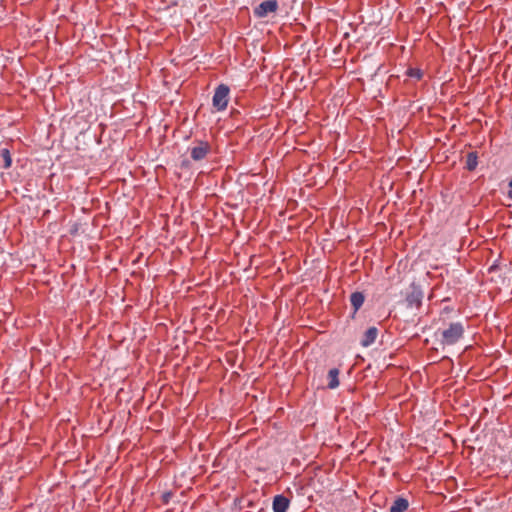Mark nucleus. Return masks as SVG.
<instances>
[{"label": "nucleus", "instance_id": "f257e3e1", "mask_svg": "<svg viewBox=\"0 0 512 512\" xmlns=\"http://www.w3.org/2000/svg\"><path fill=\"white\" fill-rule=\"evenodd\" d=\"M464 326L461 322H450L438 328L434 334L436 342L442 350L457 344L464 336Z\"/></svg>", "mask_w": 512, "mask_h": 512}, {"label": "nucleus", "instance_id": "f03ea898", "mask_svg": "<svg viewBox=\"0 0 512 512\" xmlns=\"http://www.w3.org/2000/svg\"><path fill=\"white\" fill-rule=\"evenodd\" d=\"M193 161L200 162L212 152V146L207 140L194 139L192 146L188 148Z\"/></svg>", "mask_w": 512, "mask_h": 512}, {"label": "nucleus", "instance_id": "7ed1b4c3", "mask_svg": "<svg viewBox=\"0 0 512 512\" xmlns=\"http://www.w3.org/2000/svg\"><path fill=\"white\" fill-rule=\"evenodd\" d=\"M424 297L423 290L419 284L412 282L405 294V303L407 308L420 309Z\"/></svg>", "mask_w": 512, "mask_h": 512}, {"label": "nucleus", "instance_id": "20e7f679", "mask_svg": "<svg viewBox=\"0 0 512 512\" xmlns=\"http://www.w3.org/2000/svg\"><path fill=\"white\" fill-rule=\"evenodd\" d=\"M230 88L226 84H220L216 87L212 104L217 111H223L227 108L229 102Z\"/></svg>", "mask_w": 512, "mask_h": 512}, {"label": "nucleus", "instance_id": "39448f33", "mask_svg": "<svg viewBox=\"0 0 512 512\" xmlns=\"http://www.w3.org/2000/svg\"><path fill=\"white\" fill-rule=\"evenodd\" d=\"M278 7L279 5L277 0H266L255 7L253 13L256 18H264L269 13H275L278 10Z\"/></svg>", "mask_w": 512, "mask_h": 512}, {"label": "nucleus", "instance_id": "423d86ee", "mask_svg": "<svg viewBox=\"0 0 512 512\" xmlns=\"http://www.w3.org/2000/svg\"><path fill=\"white\" fill-rule=\"evenodd\" d=\"M365 301V295L363 292L355 291L350 295V303L353 307L351 318H355L356 313L361 308Z\"/></svg>", "mask_w": 512, "mask_h": 512}, {"label": "nucleus", "instance_id": "0eeeda50", "mask_svg": "<svg viewBox=\"0 0 512 512\" xmlns=\"http://www.w3.org/2000/svg\"><path fill=\"white\" fill-rule=\"evenodd\" d=\"M290 500L282 495H276L273 498L272 508L274 512H286L289 508Z\"/></svg>", "mask_w": 512, "mask_h": 512}, {"label": "nucleus", "instance_id": "6e6552de", "mask_svg": "<svg viewBox=\"0 0 512 512\" xmlns=\"http://www.w3.org/2000/svg\"><path fill=\"white\" fill-rule=\"evenodd\" d=\"M378 335V329L376 327H370L368 330L363 334L361 339V345L363 347H368L371 344H373L377 338Z\"/></svg>", "mask_w": 512, "mask_h": 512}, {"label": "nucleus", "instance_id": "1a4fd4ad", "mask_svg": "<svg viewBox=\"0 0 512 512\" xmlns=\"http://www.w3.org/2000/svg\"><path fill=\"white\" fill-rule=\"evenodd\" d=\"M478 165V153L477 151L468 152L466 155V161L464 168L470 172L474 171Z\"/></svg>", "mask_w": 512, "mask_h": 512}, {"label": "nucleus", "instance_id": "9d476101", "mask_svg": "<svg viewBox=\"0 0 512 512\" xmlns=\"http://www.w3.org/2000/svg\"><path fill=\"white\" fill-rule=\"evenodd\" d=\"M409 507V502L406 498L397 497L392 506L390 507V512H405Z\"/></svg>", "mask_w": 512, "mask_h": 512}, {"label": "nucleus", "instance_id": "9b49d317", "mask_svg": "<svg viewBox=\"0 0 512 512\" xmlns=\"http://www.w3.org/2000/svg\"><path fill=\"white\" fill-rule=\"evenodd\" d=\"M12 158L8 148L0 149V169H8L11 167Z\"/></svg>", "mask_w": 512, "mask_h": 512}, {"label": "nucleus", "instance_id": "f8f14e48", "mask_svg": "<svg viewBox=\"0 0 512 512\" xmlns=\"http://www.w3.org/2000/svg\"><path fill=\"white\" fill-rule=\"evenodd\" d=\"M338 376H339V369L332 368V369L329 370V372H328L329 382H328V385H327V387L329 389H335L336 387L339 386Z\"/></svg>", "mask_w": 512, "mask_h": 512}, {"label": "nucleus", "instance_id": "ddd939ff", "mask_svg": "<svg viewBox=\"0 0 512 512\" xmlns=\"http://www.w3.org/2000/svg\"><path fill=\"white\" fill-rule=\"evenodd\" d=\"M406 75L410 78H414L417 81L421 80L423 77V71L419 68H408L406 71Z\"/></svg>", "mask_w": 512, "mask_h": 512}, {"label": "nucleus", "instance_id": "4468645a", "mask_svg": "<svg viewBox=\"0 0 512 512\" xmlns=\"http://www.w3.org/2000/svg\"><path fill=\"white\" fill-rule=\"evenodd\" d=\"M191 166H192L191 160L184 159L181 161V164H180L181 169L189 170L191 168Z\"/></svg>", "mask_w": 512, "mask_h": 512}, {"label": "nucleus", "instance_id": "2eb2a0df", "mask_svg": "<svg viewBox=\"0 0 512 512\" xmlns=\"http://www.w3.org/2000/svg\"><path fill=\"white\" fill-rule=\"evenodd\" d=\"M172 495H173V494H172V492H170V491H169V492H165V493H163V494H162V496H161V498H162V503H163V504H168V503H169V501H170V499H171V497H172Z\"/></svg>", "mask_w": 512, "mask_h": 512}, {"label": "nucleus", "instance_id": "dca6fc26", "mask_svg": "<svg viewBox=\"0 0 512 512\" xmlns=\"http://www.w3.org/2000/svg\"><path fill=\"white\" fill-rule=\"evenodd\" d=\"M508 186H509V191L507 193V196L509 199L512 200V179L509 181Z\"/></svg>", "mask_w": 512, "mask_h": 512}, {"label": "nucleus", "instance_id": "f3484780", "mask_svg": "<svg viewBox=\"0 0 512 512\" xmlns=\"http://www.w3.org/2000/svg\"><path fill=\"white\" fill-rule=\"evenodd\" d=\"M453 311V309L451 307H444L441 311V314H448V313H451Z\"/></svg>", "mask_w": 512, "mask_h": 512}]
</instances>
